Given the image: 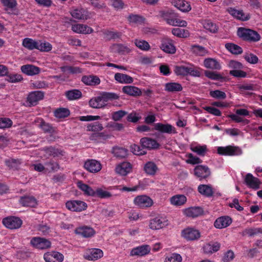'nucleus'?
<instances>
[{
	"label": "nucleus",
	"instance_id": "9d476101",
	"mask_svg": "<svg viewBox=\"0 0 262 262\" xmlns=\"http://www.w3.org/2000/svg\"><path fill=\"white\" fill-rule=\"evenodd\" d=\"M31 245L34 248L39 249H46L51 247V242L44 238L39 237H33L30 241Z\"/></svg>",
	"mask_w": 262,
	"mask_h": 262
},
{
	"label": "nucleus",
	"instance_id": "39448f33",
	"mask_svg": "<svg viewBox=\"0 0 262 262\" xmlns=\"http://www.w3.org/2000/svg\"><path fill=\"white\" fill-rule=\"evenodd\" d=\"M217 152L220 155L226 156H238L243 153L240 147L232 145L219 146L217 147Z\"/></svg>",
	"mask_w": 262,
	"mask_h": 262
},
{
	"label": "nucleus",
	"instance_id": "338daca9",
	"mask_svg": "<svg viewBox=\"0 0 262 262\" xmlns=\"http://www.w3.org/2000/svg\"><path fill=\"white\" fill-rule=\"evenodd\" d=\"M188 69L189 67L177 66L175 68L174 72L177 75L186 76L189 74Z\"/></svg>",
	"mask_w": 262,
	"mask_h": 262
},
{
	"label": "nucleus",
	"instance_id": "49530a36",
	"mask_svg": "<svg viewBox=\"0 0 262 262\" xmlns=\"http://www.w3.org/2000/svg\"><path fill=\"white\" fill-rule=\"evenodd\" d=\"M166 23L172 26H178L181 27H185L187 25V23L184 20H181L178 18H169L166 19Z\"/></svg>",
	"mask_w": 262,
	"mask_h": 262
},
{
	"label": "nucleus",
	"instance_id": "774afa93",
	"mask_svg": "<svg viewBox=\"0 0 262 262\" xmlns=\"http://www.w3.org/2000/svg\"><path fill=\"white\" fill-rule=\"evenodd\" d=\"M130 150L134 155L138 156L144 155L146 154V151L143 148L136 144L130 146Z\"/></svg>",
	"mask_w": 262,
	"mask_h": 262
},
{
	"label": "nucleus",
	"instance_id": "a19ab883",
	"mask_svg": "<svg viewBox=\"0 0 262 262\" xmlns=\"http://www.w3.org/2000/svg\"><path fill=\"white\" fill-rule=\"evenodd\" d=\"M38 41L30 38H25L23 40L22 45L29 50H37Z\"/></svg>",
	"mask_w": 262,
	"mask_h": 262
},
{
	"label": "nucleus",
	"instance_id": "13d9d810",
	"mask_svg": "<svg viewBox=\"0 0 262 262\" xmlns=\"http://www.w3.org/2000/svg\"><path fill=\"white\" fill-rule=\"evenodd\" d=\"M95 195L101 199H106L111 197V193L102 188H98L94 191Z\"/></svg>",
	"mask_w": 262,
	"mask_h": 262
},
{
	"label": "nucleus",
	"instance_id": "3c124183",
	"mask_svg": "<svg viewBox=\"0 0 262 262\" xmlns=\"http://www.w3.org/2000/svg\"><path fill=\"white\" fill-rule=\"evenodd\" d=\"M225 48L233 54H240L243 52L242 48L234 43H227L225 45Z\"/></svg>",
	"mask_w": 262,
	"mask_h": 262
},
{
	"label": "nucleus",
	"instance_id": "c9c22d12",
	"mask_svg": "<svg viewBox=\"0 0 262 262\" xmlns=\"http://www.w3.org/2000/svg\"><path fill=\"white\" fill-rule=\"evenodd\" d=\"M122 92L129 96H139L142 92L138 88L133 85H126L122 88Z\"/></svg>",
	"mask_w": 262,
	"mask_h": 262
},
{
	"label": "nucleus",
	"instance_id": "58836bf2",
	"mask_svg": "<svg viewBox=\"0 0 262 262\" xmlns=\"http://www.w3.org/2000/svg\"><path fill=\"white\" fill-rule=\"evenodd\" d=\"M198 190L202 195L210 197L213 194L212 187L210 185L201 184L198 187Z\"/></svg>",
	"mask_w": 262,
	"mask_h": 262
},
{
	"label": "nucleus",
	"instance_id": "aec40b11",
	"mask_svg": "<svg viewBox=\"0 0 262 262\" xmlns=\"http://www.w3.org/2000/svg\"><path fill=\"white\" fill-rule=\"evenodd\" d=\"M84 168L91 172L96 173L101 169L102 166L99 161L92 159L85 162Z\"/></svg>",
	"mask_w": 262,
	"mask_h": 262
},
{
	"label": "nucleus",
	"instance_id": "4d7b16f0",
	"mask_svg": "<svg viewBox=\"0 0 262 262\" xmlns=\"http://www.w3.org/2000/svg\"><path fill=\"white\" fill-rule=\"evenodd\" d=\"M182 257L180 254L172 253L165 256L164 262H182Z\"/></svg>",
	"mask_w": 262,
	"mask_h": 262
},
{
	"label": "nucleus",
	"instance_id": "0eeeda50",
	"mask_svg": "<svg viewBox=\"0 0 262 262\" xmlns=\"http://www.w3.org/2000/svg\"><path fill=\"white\" fill-rule=\"evenodd\" d=\"M181 236L187 241H194L200 239L201 233L196 229L188 227L182 231Z\"/></svg>",
	"mask_w": 262,
	"mask_h": 262
},
{
	"label": "nucleus",
	"instance_id": "603ef678",
	"mask_svg": "<svg viewBox=\"0 0 262 262\" xmlns=\"http://www.w3.org/2000/svg\"><path fill=\"white\" fill-rule=\"evenodd\" d=\"M129 22L133 25H141L144 23V18L138 15L131 14L128 17Z\"/></svg>",
	"mask_w": 262,
	"mask_h": 262
},
{
	"label": "nucleus",
	"instance_id": "72a5a7b5",
	"mask_svg": "<svg viewBox=\"0 0 262 262\" xmlns=\"http://www.w3.org/2000/svg\"><path fill=\"white\" fill-rule=\"evenodd\" d=\"M115 80L119 83L130 84L133 82V78L125 74L117 73L115 74Z\"/></svg>",
	"mask_w": 262,
	"mask_h": 262
},
{
	"label": "nucleus",
	"instance_id": "9b49d317",
	"mask_svg": "<svg viewBox=\"0 0 262 262\" xmlns=\"http://www.w3.org/2000/svg\"><path fill=\"white\" fill-rule=\"evenodd\" d=\"M3 223L7 228L14 229L20 227L22 225V221L17 217L9 216L4 219Z\"/></svg>",
	"mask_w": 262,
	"mask_h": 262
},
{
	"label": "nucleus",
	"instance_id": "7ed1b4c3",
	"mask_svg": "<svg viewBox=\"0 0 262 262\" xmlns=\"http://www.w3.org/2000/svg\"><path fill=\"white\" fill-rule=\"evenodd\" d=\"M237 35L243 40L251 42H257L260 39V36L257 32L244 28L238 29Z\"/></svg>",
	"mask_w": 262,
	"mask_h": 262
},
{
	"label": "nucleus",
	"instance_id": "a18cd8bd",
	"mask_svg": "<svg viewBox=\"0 0 262 262\" xmlns=\"http://www.w3.org/2000/svg\"><path fill=\"white\" fill-rule=\"evenodd\" d=\"M82 81L86 85H93L100 83L99 78L96 76H84L82 78Z\"/></svg>",
	"mask_w": 262,
	"mask_h": 262
},
{
	"label": "nucleus",
	"instance_id": "e2e57ef3",
	"mask_svg": "<svg viewBox=\"0 0 262 262\" xmlns=\"http://www.w3.org/2000/svg\"><path fill=\"white\" fill-rule=\"evenodd\" d=\"M258 234H262V228H250L246 229L243 231L244 235H248L250 236H254Z\"/></svg>",
	"mask_w": 262,
	"mask_h": 262
},
{
	"label": "nucleus",
	"instance_id": "f3484780",
	"mask_svg": "<svg viewBox=\"0 0 262 262\" xmlns=\"http://www.w3.org/2000/svg\"><path fill=\"white\" fill-rule=\"evenodd\" d=\"M194 174L200 180L208 178L210 174L209 168L205 165H198L194 168Z\"/></svg>",
	"mask_w": 262,
	"mask_h": 262
},
{
	"label": "nucleus",
	"instance_id": "4468645a",
	"mask_svg": "<svg viewBox=\"0 0 262 262\" xmlns=\"http://www.w3.org/2000/svg\"><path fill=\"white\" fill-rule=\"evenodd\" d=\"M44 97V93L36 91L30 92L27 98V102L29 106L36 105L38 102Z\"/></svg>",
	"mask_w": 262,
	"mask_h": 262
},
{
	"label": "nucleus",
	"instance_id": "09e8293b",
	"mask_svg": "<svg viewBox=\"0 0 262 262\" xmlns=\"http://www.w3.org/2000/svg\"><path fill=\"white\" fill-rule=\"evenodd\" d=\"M134 43L135 46L141 51H147L150 48L149 43L143 39H136L134 40Z\"/></svg>",
	"mask_w": 262,
	"mask_h": 262
},
{
	"label": "nucleus",
	"instance_id": "f257e3e1",
	"mask_svg": "<svg viewBox=\"0 0 262 262\" xmlns=\"http://www.w3.org/2000/svg\"><path fill=\"white\" fill-rule=\"evenodd\" d=\"M104 127L102 123L95 122L86 125V131L90 132L89 139L97 143H104L111 136L106 132H102Z\"/></svg>",
	"mask_w": 262,
	"mask_h": 262
},
{
	"label": "nucleus",
	"instance_id": "6ab92c4d",
	"mask_svg": "<svg viewBox=\"0 0 262 262\" xmlns=\"http://www.w3.org/2000/svg\"><path fill=\"white\" fill-rule=\"evenodd\" d=\"M75 233L83 237H91L94 236L96 232L94 229L89 226H83L77 228L75 230Z\"/></svg>",
	"mask_w": 262,
	"mask_h": 262
},
{
	"label": "nucleus",
	"instance_id": "f704fd0d",
	"mask_svg": "<svg viewBox=\"0 0 262 262\" xmlns=\"http://www.w3.org/2000/svg\"><path fill=\"white\" fill-rule=\"evenodd\" d=\"M20 204L23 206L34 207L37 204L36 199L32 196H25L21 197L19 200Z\"/></svg>",
	"mask_w": 262,
	"mask_h": 262
},
{
	"label": "nucleus",
	"instance_id": "2f4dec72",
	"mask_svg": "<svg viewBox=\"0 0 262 262\" xmlns=\"http://www.w3.org/2000/svg\"><path fill=\"white\" fill-rule=\"evenodd\" d=\"M220 248V243L215 242L205 244L203 247V249L204 253L210 254L217 252L219 250Z\"/></svg>",
	"mask_w": 262,
	"mask_h": 262
},
{
	"label": "nucleus",
	"instance_id": "5fc2aeb1",
	"mask_svg": "<svg viewBox=\"0 0 262 262\" xmlns=\"http://www.w3.org/2000/svg\"><path fill=\"white\" fill-rule=\"evenodd\" d=\"M52 49V45L47 41H38L37 50L44 52H48Z\"/></svg>",
	"mask_w": 262,
	"mask_h": 262
},
{
	"label": "nucleus",
	"instance_id": "4c0bfd02",
	"mask_svg": "<svg viewBox=\"0 0 262 262\" xmlns=\"http://www.w3.org/2000/svg\"><path fill=\"white\" fill-rule=\"evenodd\" d=\"M187 198L183 194H177L170 198V203L175 206H181L185 204Z\"/></svg>",
	"mask_w": 262,
	"mask_h": 262
},
{
	"label": "nucleus",
	"instance_id": "680f3d73",
	"mask_svg": "<svg viewBox=\"0 0 262 262\" xmlns=\"http://www.w3.org/2000/svg\"><path fill=\"white\" fill-rule=\"evenodd\" d=\"M6 80L11 83H16L21 81L23 78L20 74H7Z\"/></svg>",
	"mask_w": 262,
	"mask_h": 262
},
{
	"label": "nucleus",
	"instance_id": "a878e982",
	"mask_svg": "<svg viewBox=\"0 0 262 262\" xmlns=\"http://www.w3.org/2000/svg\"><path fill=\"white\" fill-rule=\"evenodd\" d=\"M203 66L208 69L220 70L222 66L220 62L215 58H207L204 60Z\"/></svg>",
	"mask_w": 262,
	"mask_h": 262
},
{
	"label": "nucleus",
	"instance_id": "20e7f679",
	"mask_svg": "<svg viewBox=\"0 0 262 262\" xmlns=\"http://www.w3.org/2000/svg\"><path fill=\"white\" fill-rule=\"evenodd\" d=\"M228 67L231 69L229 74L237 78H244L247 76L246 72L242 70L243 64L235 60H230L228 63Z\"/></svg>",
	"mask_w": 262,
	"mask_h": 262
},
{
	"label": "nucleus",
	"instance_id": "cd10ccee",
	"mask_svg": "<svg viewBox=\"0 0 262 262\" xmlns=\"http://www.w3.org/2000/svg\"><path fill=\"white\" fill-rule=\"evenodd\" d=\"M232 223V219L228 216L218 217L214 223L216 228L223 229L229 226Z\"/></svg>",
	"mask_w": 262,
	"mask_h": 262
},
{
	"label": "nucleus",
	"instance_id": "473e14b6",
	"mask_svg": "<svg viewBox=\"0 0 262 262\" xmlns=\"http://www.w3.org/2000/svg\"><path fill=\"white\" fill-rule=\"evenodd\" d=\"M144 170L147 175L155 176L159 171V168L155 162L148 161L144 164Z\"/></svg>",
	"mask_w": 262,
	"mask_h": 262
},
{
	"label": "nucleus",
	"instance_id": "a211bd4d",
	"mask_svg": "<svg viewBox=\"0 0 262 262\" xmlns=\"http://www.w3.org/2000/svg\"><path fill=\"white\" fill-rule=\"evenodd\" d=\"M72 16L77 19L86 20L91 18L92 14L83 9H74L70 12Z\"/></svg>",
	"mask_w": 262,
	"mask_h": 262
},
{
	"label": "nucleus",
	"instance_id": "c85d7f7f",
	"mask_svg": "<svg viewBox=\"0 0 262 262\" xmlns=\"http://www.w3.org/2000/svg\"><path fill=\"white\" fill-rule=\"evenodd\" d=\"M140 143L143 148L149 149H157L160 145L156 140L146 137L141 139Z\"/></svg>",
	"mask_w": 262,
	"mask_h": 262
},
{
	"label": "nucleus",
	"instance_id": "5701e85b",
	"mask_svg": "<svg viewBox=\"0 0 262 262\" xmlns=\"http://www.w3.org/2000/svg\"><path fill=\"white\" fill-rule=\"evenodd\" d=\"M21 71L28 76H34L38 74L40 72V69L33 64H26L20 67Z\"/></svg>",
	"mask_w": 262,
	"mask_h": 262
},
{
	"label": "nucleus",
	"instance_id": "de8ad7c7",
	"mask_svg": "<svg viewBox=\"0 0 262 262\" xmlns=\"http://www.w3.org/2000/svg\"><path fill=\"white\" fill-rule=\"evenodd\" d=\"M190 149L192 151L196 153L198 155L201 156H205L207 150V146L206 145H192Z\"/></svg>",
	"mask_w": 262,
	"mask_h": 262
},
{
	"label": "nucleus",
	"instance_id": "1a4fd4ad",
	"mask_svg": "<svg viewBox=\"0 0 262 262\" xmlns=\"http://www.w3.org/2000/svg\"><path fill=\"white\" fill-rule=\"evenodd\" d=\"M67 208L72 211L80 212L87 208V204L79 200L68 201L66 203Z\"/></svg>",
	"mask_w": 262,
	"mask_h": 262
},
{
	"label": "nucleus",
	"instance_id": "412c9836",
	"mask_svg": "<svg viewBox=\"0 0 262 262\" xmlns=\"http://www.w3.org/2000/svg\"><path fill=\"white\" fill-rule=\"evenodd\" d=\"M71 29L73 32L78 34H89L94 31L91 27L81 24L72 25Z\"/></svg>",
	"mask_w": 262,
	"mask_h": 262
},
{
	"label": "nucleus",
	"instance_id": "f8f14e48",
	"mask_svg": "<svg viewBox=\"0 0 262 262\" xmlns=\"http://www.w3.org/2000/svg\"><path fill=\"white\" fill-rule=\"evenodd\" d=\"M154 129L160 133L167 134H177L176 128L168 123H157L154 124Z\"/></svg>",
	"mask_w": 262,
	"mask_h": 262
},
{
	"label": "nucleus",
	"instance_id": "4be33fe9",
	"mask_svg": "<svg viewBox=\"0 0 262 262\" xmlns=\"http://www.w3.org/2000/svg\"><path fill=\"white\" fill-rule=\"evenodd\" d=\"M43 258L46 262H62L63 255L58 252L53 251L46 253Z\"/></svg>",
	"mask_w": 262,
	"mask_h": 262
},
{
	"label": "nucleus",
	"instance_id": "c03bdc74",
	"mask_svg": "<svg viewBox=\"0 0 262 262\" xmlns=\"http://www.w3.org/2000/svg\"><path fill=\"white\" fill-rule=\"evenodd\" d=\"M110 49L113 53H118L120 54L128 53L130 51L127 46L121 44H114L111 47Z\"/></svg>",
	"mask_w": 262,
	"mask_h": 262
},
{
	"label": "nucleus",
	"instance_id": "8fccbe9b",
	"mask_svg": "<svg viewBox=\"0 0 262 262\" xmlns=\"http://www.w3.org/2000/svg\"><path fill=\"white\" fill-rule=\"evenodd\" d=\"M203 27L211 33H215L217 31V25L209 20H204L202 23Z\"/></svg>",
	"mask_w": 262,
	"mask_h": 262
},
{
	"label": "nucleus",
	"instance_id": "864d4df0",
	"mask_svg": "<svg viewBox=\"0 0 262 262\" xmlns=\"http://www.w3.org/2000/svg\"><path fill=\"white\" fill-rule=\"evenodd\" d=\"M171 32L173 35L180 38H186L189 35L188 30L179 28H173Z\"/></svg>",
	"mask_w": 262,
	"mask_h": 262
},
{
	"label": "nucleus",
	"instance_id": "69168bd1",
	"mask_svg": "<svg viewBox=\"0 0 262 262\" xmlns=\"http://www.w3.org/2000/svg\"><path fill=\"white\" fill-rule=\"evenodd\" d=\"M70 115V111L68 109L65 108H60L57 109L54 112V115L58 118H64Z\"/></svg>",
	"mask_w": 262,
	"mask_h": 262
},
{
	"label": "nucleus",
	"instance_id": "2eb2a0df",
	"mask_svg": "<svg viewBox=\"0 0 262 262\" xmlns=\"http://www.w3.org/2000/svg\"><path fill=\"white\" fill-rule=\"evenodd\" d=\"M103 255L102 250L98 248H92L88 250L83 254L84 259L88 260H96Z\"/></svg>",
	"mask_w": 262,
	"mask_h": 262
},
{
	"label": "nucleus",
	"instance_id": "ea45409f",
	"mask_svg": "<svg viewBox=\"0 0 262 262\" xmlns=\"http://www.w3.org/2000/svg\"><path fill=\"white\" fill-rule=\"evenodd\" d=\"M2 3L5 7L6 11L9 13L16 14V13L13 12L17 5L16 0H1Z\"/></svg>",
	"mask_w": 262,
	"mask_h": 262
},
{
	"label": "nucleus",
	"instance_id": "6e6d98bb",
	"mask_svg": "<svg viewBox=\"0 0 262 262\" xmlns=\"http://www.w3.org/2000/svg\"><path fill=\"white\" fill-rule=\"evenodd\" d=\"M112 153L117 157L123 158L127 156L128 150L124 148L115 147H113Z\"/></svg>",
	"mask_w": 262,
	"mask_h": 262
},
{
	"label": "nucleus",
	"instance_id": "b1692460",
	"mask_svg": "<svg viewBox=\"0 0 262 262\" xmlns=\"http://www.w3.org/2000/svg\"><path fill=\"white\" fill-rule=\"evenodd\" d=\"M227 11L228 13L234 17L242 21L248 20L250 17L249 14L245 13L243 10L229 8L228 9Z\"/></svg>",
	"mask_w": 262,
	"mask_h": 262
},
{
	"label": "nucleus",
	"instance_id": "052dcab7",
	"mask_svg": "<svg viewBox=\"0 0 262 262\" xmlns=\"http://www.w3.org/2000/svg\"><path fill=\"white\" fill-rule=\"evenodd\" d=\"M204 74L206 77L213 80H221L224 77L220 73L210 71H205Z\"/></svg>",
	"mask_w": 262,
	"mask_h": 262
},
{
	"label": "nucleus",
	"instance_id": "bb28decb",
	"mask_svg": "<svg viewBox=\"0 0 262 262\" xmlns=\"http://www.w3.org/2000/svg\"><path fill=\"white\" fill-rule=\"evenodd\" d=\"M183 214L189 217H196L203 213V210L202 208L199 207H191L183 210Z\"/></svg>",
	"mask_w": 262,
	"mask_h": 262
},
{
	"label": "nucleus",
	"instance_id": "423d86ee",
	"mask_svg": "<svg viewBox=\"0 0 262 262\" xmlns=\"http://www.w3.org/2000/svg\"><path fill=\"white\" fill-rule=\"evenodd\" d=\"M134 204L139 208L145 209L150 207L154 204L153 200L146 195H140L135 197Z\"/></svg>",
	"mask_w": 262,
	"mask_h": 262
},
{
	"label": "nucleus",
	"instance_id": "393cba45",
	"mask_svg": "<svg viewBox=\"0 0 262 262\" xmlns=\"http://www.w3.org/2000/svg\"><path fill=\"white\" fill-rule=\"evenodd\" d=\"M247 186L253 189L256 190L259 188L260 182L258 179L253 176L251 173H248L245 178Z\"/></svg>",
	"mask_w": 262,
	"mask_h": 262
},
{
	"label": "nucleus",
	"instance_id": "bf43d9fd",
	"mask_svg": "<svg viewBox=\"0 0 262 262\" xmlns=\"http://www.w3.org/2000/svg\"><path fill=\"white\" fill-rule=\"evenodd\" d=\"M191 51L193 53L199 56H203L208 54V51L206 48L199 45L192 46Z\"/></svg>",
	"mask_w": 262,
	"mask_h": 262
},
{
	"label": "nucleus",
	"instance_id": "7c9ffc66",
	"mask_svg": "<svg viewBox=\"0 0 262 262\" xmlns=\"http://www.w3.org/2000/svg\"><path fill=\"white\" fill-rule=\"evenodd\" d=\"M132 165L128 162H122L116 167V173L121 176H126L132 170Z\"/></svg>",
	"mask_w": 262,
	"mask_h": 262
},
{
	"label": "nucleus",
	"instance_id": "37998d69",
	"mask_svg": "<svg viewBox=\"0 0 262 262\" xmlns=\"http://www.w3.org/2000/svg\"><path fill=\"white\" fill-rule=\"evenodd\" d=\"M77 185L78 187L83 192L85 195L92 196L95 195V190L88 185L83 183L82 181H78L77 183Z\"/></svg>",
	"mask_w": 262,
	"mask_h": 262
},
{
	"label": "nucleus",
	"instance_id": "0e129e2a",
	"mask_svg": "<svg viewBox=\"0 0 262 262\" xmlns=\"http://www.w3.org/2000/svg\"><path fill=\"white\" fill-rule=\"evenodd\" d=\"M210 96L216 99H225L227 96L224 92L220 90H212L209 92Z\"/></svg>",
	"mask_w": 262,
	"mask_h": 262
},
{
	"label": "nucleus",
	"instance_id": "c756f323",
	"mask_svg": "<svg viewBox=\"0 0 262 262\" xmlns=\"http://www.w3.org/2000/svg\"><path fill=\"white\" fill-rule=\"evenodd\" d=\"M172 4L183 12H188L191 9L189 3L185 0H172Z\"/></svg>",
	"mask_w": 262,
	"mask_h": 262
},
{
	"label": "nucleus",
	"instance_id": "f03ea898",
	"mask_svg": "<svg viewBox=\"0 0 262 262\" xmlns=\"http://www.w3.org/2000/svg\"><path fill=\"white\" fill-rule=\"evenodd\" d=\"M118 96L114 93H103L100 96L92 98L89 101V105L94 108L104 107L110 100H116Z\"/></svg>",
	"mask_w": 262,
	"mask_h": 262
},
{
	"label": "nucleus",
	"instance_id": "ddd939ff",
	"mask_svg": "<svg viewBox=\"0 0 262 262\" xmlns=\"http://www.w3.org/2000/svg\"><path fill=\"white\" fill-rule=\"evenodd\" d=\"M151 250L150 246L142 245L134 248L130 250V255L132 256L142 257L148 254Z\"/></svg>",
	"mask_w": 262,
	"mask_h": 262
},
{
	"label": "nucleus",
	"instance_id": "dca6fc26",
	"mask_svg": "<svg viewBox=\"0 0 262 262\" xmlns=\"http://www.w3.org/2000/svg\"><path fill=\"white\" fill-rule=\"evenodd\" d=\"M160 49L164 52L173 54L176 52V48L172 40L168 38H163L161 40Z\"/></svg>",
	"mask_w": 262,
	"mask_h": 262
},
{
	"label": "nucleus",
	"instance_id": "6e6552de",
	"mask_svg": "<svg viewBox=\"0 0 262 262\" xmlns=\"http://www.w3.org/2000/svg\"><path fill=\"white\" fill-rule=\"evenodd\" d=\"M169 224L166 217L157 216L150 220L149 227L152 230H159L167 227Z\"/></svg>",
	"mask_w": 262,
	"mask_h": 262
},
{
	"label": "nucleus",
	"instance_id": "e433bc0d",
	"mask_svg": "<svg viewBox=\"0 0 262 262\" xmlns=\"http://www.w3.org/2000/svg\"><path fill=\"white\" fill-rule=\"evenodd\" d=\"M183 87L178 82H168L164 85V90L168 93H177L182 90Z\"/></svg>",
	"mask_w": 262,
	"mask_h": 262
},
{
	"label": "nucleus",
	"instance_id": "79ce46f5",
	"mask_svg": "<svg viewBox=\"0 0 262 262\" xmlns=\"http://www.w3.org/2000/svg\"><path fill=\"white\" fill-rule=\"evenodd\" d=\"M67 98L70 101L80 99L82 97L80 91L76 89L69 90L65 93Z\"/></svg>",
	"mask_w": 262,
	"mask_h": 262
}]
</instances>
